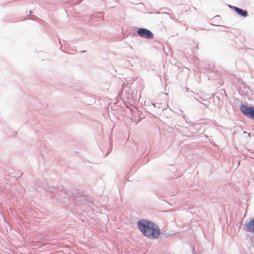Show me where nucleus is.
Returning <instances> with one entry per match:
<instances>
[{
  "instance_id": "dca6fc26",
  "label": "nucleus",
  "mask_w": 254,
  "mask_h": 254,
  "mask_svg": "<svg viewBox=\"0 0 254 254\" xmlns=\"http://www.w3.org/2000/svg\"><path fill=\"white\" fill-rule=\"evenodd\" d=\"M194 248H192V254H194Z\"/></svg>"
},
{
  "instance_id": "423d86ee",
  "label": "nucleus",
  "mask_w": 254,
  "mask_h": 254,
  "mask_svg": "<svg viewBox=\"0 0 254 254\" xmlns=\"http://www.w3.org/2000/svg\"><path fill=\"white\" fill-rule=\"evenodd\" d=\"M229 7L234 10L237 14L241 17L245 18L248 16V12L245 9L232 5H229Z\"/></svg>"
},
{
  "instance_id": "a211bd4d",
  "label": "nucleus",
  "mask_w": 254,
  "mask_h": 254,
  "mask_svg": "<svg viewBox=\"0 0 254 254\" xmlns=\"http://www.w3.org/2000/svg\"><path fill=\"white\" fill-rule=\"evenodd\" d=\"M196 100H197L198 102H199L200 103H201L202 104H203V103H201L200 101H199V100L196 99Z\"/></svg>"
},
{
  "instance_id": "9d476101",
  "label": "nucleus",
  "mask_w": 254,
  "mask_h": 254,
  "mask_svg": "<svg viewBox=\"0 0 254 254\" xmlns=\"http://www.w3.org/2000/svg\"><path fill=\"white\" fill-rule=\"evenodd\" d=\"M174 233H171L169 232H166V231H161L160 235V238L161 239H163L164 238H168L172 235H173Z\"/></svg>"
},
{
  "instance_id": "aec40b11",
  "label": "nucleus",
  "mask_w": 254,
  "mask_h": 254,
  "mask_svg": "<svg viewBox=\"0 0 254 254\" xmlns=\"http://www.w3.org/2000/svg\"><path fill=\"white\" fill-rule=\"evenodd\" d=\"M152 105H153L155 107H156L155 104H153V103H152Z\"/></svg>"
},
{
  "instance_id": "ddd939ff",
  "label": "nucleus",
  "mask_w": 254,
  "mask_h": 254,
  "mask_svg": "<svg viewBox=\"0 0 254 254\" xmlns=\"http://www.w3.org/2000/svg\"><path fill=\"white\" fill-rule=\"evenodd\" d=\"M86 100L88 104H92L95 102V99L94 97H87Z\"/></svg>"
},
{
  "instance_id": "6e6552de",
  "label": "nucleus",
  "mask_w": 254,
  "mask_h": 254,
  "mask_svg": "<svg viewBox=\"0 0 254 254\" xmlns=\"http://www.w3.org/2000/svg\"><path fill=\"white\" fill-rule=\"evenodd\" d=\"M104 12L102 11L96 12L93 13L90 17L91 20H95L97 21H99L103 20L104 17Z\"/></svg>"
},
{
  "instance_id": "4468645a",
  "label": "nucleus",
  "mask_w": 254,
  "mask_h": 254,
  "mask_svg": "<svg viewBox=\"0 0 254 254\" xmlns=\"http://www.w3.org/2000/svg\"><path fill=\"white\" fill-rule=\"evenodd\" d=\"M216 99L218 100V102H219V104L220 105V98L219 97H216Z\"/></svg>"
},
{
  "instance_id": "2eb2a0df",
  "label": "nucleus",
  "mask_w": 254,
  "mask_h": 254,
  "mask_svg": "<svg viewBox=\"0 0 254 254\" xmlns=\"http://www.w3.org/2000/svg\"><path fill=\"white\" fill-rule=\"evenodd\" d=\"M195 49H199L198 46H197H197H195V47H194V50Z\"/></svg>"
},
{
  "instance_id": "39448f33",
  "label": "nucleus",
  "mask_w": 254,
  "mask_h": 254,
  "mask_svg": "<svg viewBox=\"0 0 254 254\" xmlns=\"http://www.w3.org/2000/svg\"><path fill=\"white\" fill-rule=\"evenodd\" d=\"M136 33L138 35L146 39H152L154 38V34L149 29L145 28H137Z\"/></svg>"
},
{
  "instance_id": "9b49d317",
  "label": "nucleus",
  "mask_w": 254,
  "mask_h": 254,
  "mask_svg": "<svg viewBox=\"0 0 254 254\" xmlns=\"http://www.w3.org/2000/svg\"><path fill=\"white\" fill-rule=\"evenodd\" d=\"M239 86L240 88L247 89V92H248V90H250V87L248 85H247L243 81L241 80L239 81Z\"/></svg>"
},
{
  "instance_id": "f257e3e1",
  "label": "nucleus",
  "mask_w": 254,
  "mask_h": 254,
  "mask_svg": "<svg viewBox=\"0 0 254 254\" xmlns=\"http://www.w3.org/2000/svg\"><path fill=\"white\" fill-rule=\"evenodd\" d=\"M39 187H41L42 189L50 192L51 197H55V192L60 190L61 195L63 196L65 199H69L71 203L73 202L76 206L85 204V195L78 190L74 189L67 190L63 187L60 190L59 187L50 186L46 183Z\"/></svg>"
},
{
  "instance_id": "412c9836",
  "label": "nucleus",
  "mask_w": 254,
  "mask_h": 254,
  "mask_svg": "<svg viewBox=\"0 0 254 254\" xmlns=\"http://www.w3.org/2000/svg\"><path fill=\"white\" fill-rule=\"evenodd\" d=\"M21 176H22V174H20V175L19 176H18V178H19Z\"/></svg>"
},
{
  "instance_id": "20e7f679",
  "label": "nucleus",
  "mask_w": 254,
  "mask_h": 254,
  "mask_svg": "<svg viewBox=\"0 0 254 254\" xmlns=\"http://www.w3.org/2000/svg\"><path fill=\"white\" fill-rule=\"evenodd\" d=\"M240 110L246 117L254 120V106L242 104L240 106Z\"/></svg>"
},
{
  "instance_id": "5701e85b",
  "label": "nucleus",
  "mask_w": 254,
  "mask_h": 254,
  "mask_svg": "<svg viewBox=\"0 0 254 254\" xmlns=\"http://www.w3.org/2000/svg\"><path fill=\"white\" fill-rule=\"evenodd\" d=\"M248 135H249V136H251V133H248Z\"/></svg>"
},
{
  "instance_id": "0eeeda50",
  "label": "nucleus",
  "mask_w": 254,
  "mask_h": 254,
  "mask_svg": "<svg viewBox=\"0 0 254 254\" xmlns=\"http://www.w3.org/2000/svg\"><path fill=\"white\" fill-rule=\"evenodd\" d=\"M244 226L248 232L254 234V218H252L249 222L244 223Z\"/></svg>"
},
{
  "instance_id": "1a4fd4ad",
  "label": "nucleus",
  "mask_w": 254,
  "mask_h": 254,
  "mask_svg": "<svg viewBox=\"0 0 254 254\" xmlns=\"http://www.w3.org/2000/svg\"><path fill=\"white\" fill-rule=\"evenodd\" d=\"M132 113H133L134 117L137 116L138 118L137 123H138L139 122H140L141 120L144 119L145 117V115H144L142 112L138 109H136L134 112H132Z\"/></svg>"
},
{
  "instance_id": "6ab92c4d",
  "label": "nucleus",
  "mask_w": 254,
  "mask_h": 254,
  "mask_svg": "<svg viewBox=\"0 0 254 254\" xmlns=\"http://www.w3.org/2000/svg\"><path fill=\"white\" fill-rule=\"evenodd\" d=\"M32 11L30 10L29 11V14H32Z\"/></svg>"
},
{
  "instance_id": "f3484780",
  "label": "nucleus",
  "mask_w": 254,
  "mask_h": 254,
  "mask_svg": "<svg viewBox=\"0 0 254 254\" xmlns=\"http://www.w3.org/2000/svg\"><path fill=\"white\" fill-rule=\"evenodd\" d=\"M166 14L169 15V16H170V17L171 18H172L171 17V15H170V14L169 13L167 12V13H166Z\"/></svg>"
},
{
  "instance_id": "4be33fe9",
  "label": "nucleus",
  "mask_w": 254,
  "mask_h": 254,
  "mask_svg": "<svg viewBox=\"0 0 254 254\" xmlns=\"http://www.w3.org/2000/svg\"><path fill=\"white\" fill-rule=\"evenodd\" d=\"M189 88H188V89H187V92H189Z\"/></svg>"
},
{
  "instance_id": "7ed1b4c3",
  "label": "nucleus",
  "mask_w": 254,
  "mask_h": 254,
  "mask_svg": "<svg viewBox=\"0 0 254 254\" xmlns=\"http://www.w3.org/2000/svg\"><path fill=\"white\" fill-rule=\"evenodd\" d=\"M124 98L126 99V101L128 102L130 105H133L135 104L137 101V91L134 93V90L127 88L125 91Z\"/></svg>"
},
{
  "instance_id": "f03ea898",
  "label": "nucleus",
  "mask_w": 254,
  "mask_h": 254,
  "mask_svg": "<svg viewBox=\"0 0 254 254\" xmlns=\"http://www.w3.org/2000/svg\"><path fill=\"white\" fill-rule=\"evenodd\" d=\"M138 229L145 237L151 239H158L161 230L157 224L148 219H140L136 223Z\"/></svg>"
},
{
  "instance_id": "f8f14e48",
  "label": "nucleus",
  "mask_w": 254,
  "mask_h": 254,
  "mask_svg": "<svg viewBox=\"0 0 254 254\" xmlns=\"http://www.w3.org/2000/svg\"><path fill=\"white\" fill-rule=\"evenodd\" d=\"M94 203V200L92 198L87 197V198L85 197V204H86L87 205H89V206L90 204H92Z\"/></svg>"
}]
</instances>
